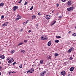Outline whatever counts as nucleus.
<instances>
[{
  "label": "nucleus",
  "instance_id": "nucleus-1",
  "mask_svg": "<svg viewBox=\"0 0 76 76\" xmlns=\"http://www.w3.org/2000/svg\"><path fill=\"white\" fill-rule=\"evenodd\" d=\"M13 8V11H15V10H16V9H18V6H15Z\"/></svg>",
  "mask_w": 76,
  "mask_h": 76
},
{
  "label": "nucleus",
  "instance_id": "nucleus-2",
  "mask_svg": "<svg viewBox=\"0 0 76 76\" xmlns=\"http://www.w3.org/2000/svg\"><path fill=\"white\" fill-rule=\"evenodd\" d=\"M61 74L63 75V76H64L65 75H66V72H65V71H62L61 72Z\"/></svg>",
  "mask_w": 76,
  "mask_h": 76
},
{
  "label": "nucleus",
  "instance_id": "nucleus-3",
  "mask_svg": "<svg viewBox=\"0 0 76 76\" xmlns=\"http://www.w3.org/2000/svg\"><path fill=\"white\" fill-rule=\"evenodd\" d=\"M34 71V68H31L29 70V73H33Z\"/></svg>",
  "mask_w": 76,
  "mask_h": 76
},
{
  "label": "nucleus",
  "instance_id": "nucleus-4",
  "mask_svg": "<svg viewBox=\"0 0 76 76\" xmlns=\"http://www.w3.org/2000/svg\"><path fill=\"white\" fill-rule=\"evenodd\" d=\"M50 16L49 15H47L46 16V19L48 20V19H50Z\"/></svg>",
  "mask_w": 76,
  "mask_h": 76
},
{
  "label": "nucleus",
  "instance_id": "nucleus-5",
  "mask_svg": "<svg viewBox=\"0 0 76 76\" xmlns=\"http://www.w3.org/2000/svg\"><path fill=\"white\" fill-rule=\"evenodd\" d=\"M67 4L69 6H70V5H72V2L71 1H69L67 2Z\"/></svg>",
  "mask_w": 76,
  "mask_h": 76
},
{
  "label": "nucleus",
  "instance_id": "nucleus-6",
  "mask_svg": "<svg viewBox=\"0 0 76 76\" xmlns=\"http://www.w3.org/2000/svg\"><path fill=\"white\" fill-rule=\"evenodd\" d=\"M4 58H5V57L4 56V55H1V58L2 59H4Z\"/></svg>",
  "mask_w": 76,
  "mask_h": 76
},
{
  "label": "nucleus",
  "instance_id": "nucleus-7",
  "mask_svg": "<svg viewBox=\"0 0 76 76\" xmlns=\"http://www.w3.org/2000/svg\"><path fill=\"white\" fill-rule=\"evenodd\" d=\"M73 70H74V68L73 67H72L69 69V70L71 72H73Z\"/></svg>",
  "mask_w": 76,
  "mask_h": 76
},
{
  "label": "nucleus",
  "instance_id": "nucleus-8",
  "mask_svg": "<svg viewBox=\"0 0 76 76\" xmlns=\"http://www.w3.org/2000/svg\"><path fill=\"white\" fill-rule=\"evenodd\" d=\"M51 41H50L49 42H48V46H50V45H51Z\"/></svg>",
  "mask_w": 76,
  "mask_h": 76
},
{
  "label": "nucleus",
  "instance_id": "nucleus-9",
  "mask_svg": "<svg viewBox=\"0 0 76 76\" xmlns=\"http://www.w3.org/2000/svg\"><path fill=\"white\" fill-rule=\"evenodd\" d=\"M48 59H51V56H47Z\"/></svg>",
  "mask_w": 76,
  "mask_h": 76
},
{
  "label": "nucleus",
  "instance_id": "nucleus-10",
  "mask_svg": "<svg viewBox=\"0 0 76 76\" xmlns=\"http://www.w3.org/2000/svg\"><path fill=\"white\" fill-rule=\"evenodd\" d=\"M36 17V16L35 15H33L32 17V19H34V18H35Z\"/></svg>",
  "mask_w": 76,
  "mask_h": 76
},
{
  "label": "nucleus",
  "instance_id": "nucleus-11",
  "mask_svg": "<svg viewBox=\"0 0 76 76\" xmlns=\"http://www.w3.org/2000/svg\"><path fill=\"white\" fill-rule=\"evenodd\" d=\"M2 26H7V25L6 23H4L2 24Z\"/></svg>",
  "mask_w": 76,
  "mask_h": 76
},
{
  "label": "nucleus",
  "instance_id": "nucleus-12",
  "mask_svg": "<svg viewBox=\"0 0 76 76\" xmlns=\"http://www.w3.org/2000/svg\"><path fill=\"white\" fill-rule=\"evenodd\" d=\"M56 21H54L53 22V23L51 24L52 26H53V25H54V24H55V23H56Z\"/></svg>",
  "mask_w": 76,
  "mask_h": 76
},
{
  "label": "nucleus",
  "instance_id": "nucleus-13",
  "mask_svg": "<svg viewBox=\"0 0 76 76\" xmlns=\"http://www.w3.org/2000/svg\"><path fill=\"white\" fill-rule=\"evenodd\" d=\"M19 19H21V17L19 16V17H18V18H16V20H18Z\"/></svg>",
  "mask_w": 76,
  "mask_h": 76
},
{
  "label": "nucleus",
  "instance_id": "nucleus-14",
  "mask_svg": "<svg viewBox=\"0 0 76 76\" xmlns=\"http://www.w3.org/2000/svg\"><path fill=\"white\" fill-rule=\"evenodd\" d=\"M40 64H43V60H41Z\"/></svg>",
  "mask_w": 76,
  "mask_h": 76
},
{
  "label": "nucleus",
  "instance_id": "nucleus-15",
  "mask_svg": "<svg viewBox=\"0 0 76 76\" xmlns=\"http://www.w3.org/2000/svg\"><path fill=\"white\" fill-rule=\"evenodd\" d=\"M4 5V3H1L0 4V6H3Z\"/></svg>",
  "mask_w": 76,
  "mask_h": 76
},
{
  "label": "nucleus",
  "instance_id": "nucleus-16",
  "mask_svg": "<svg viewBox=\"0 0 76 76\" xmlns=\"http://www.w3.org/2000/svg\"><path fill=\"white\" fill-rule=\"evenodd\" d=\"M55 42H56V43H58V42H59V40H56L54 41Z\"/></svg>",
  "mask_w": 76,
  "mask_h": 76
},
{
  "label": "nucleus",
  "instance_id": "nucleus-17",
  "mask_svg": "<svg viewBox=\"0 0 76 76\" xmlns=\"http://www.w3.org/2000/svg\"><path fill=\"white\" fill-rule=\"evenodd\" d=\"M58 56V54L57 53H56L55 54V57H57V56Z\"/></svg>",
  "mask_w": 76,
  "mask_h": 76
},
{
  "label": "nucleus",
  "instance_id": "nucleus-18",
  "mask_svg": "<svg viewBox=\"0 0 76 76\" xmlns=\"http://www.w3.org/2000/svg\"><path fill=\"white\" fill-rule=\"evenodd\" d=\"M56 38H61V37L60 36H56Z\"/></svg>",
  "mask_w": 76,
  "mask_h": 76
},
{
  "label": "nucleus",
  "instance_id": "nucleus-19",
  "mask_svg": "<svg viewBox=\"0 0 76 76\" xmlns=\"http://www.w3.org/2000/svg\"><path fill=\"white\" fill-rule=\"evenodd\" d=\"M21 51L22 53H25V50H22Z\"/></svg>",
  "mask_w": 76,
  "mask_h": 76
},
{
  "label": "nucleus",
  "instance_id": "nucleus-20",
  "mask_svg": "<svg viewBox=\"0 0 76 76\" xmlns=\"http://www.w3.org/2000/svg\"><path fill=\"white\" fill-rule=\"evenodd\" d=\"M72 35L73 37H75V36L76 35V34L75 33H73L72 34Z\"/></svg>",
  "mask_w": 76,
  "mask_h": 76
},
{
  "label": "nucleus",
  "instance_id": "nucleus-21",
  "mask_svg": "<svg viewBox=\"0 0 76 76\" xmlns=\"http://www.w3.org/2000/svg\"><path fill=\"white\" fill-rule=\"evenodd\" d=\"M48 39V38H47V37H44V38H43V39H44V40H47V39Z\"/></svg>",
  "mask_w": 76,
  "mask_h": 76
},
{
  "label": "nucleus",
  "instance_id": "nucleus-22",
  "mask_svg": "<svg viewBox=\"0 0 76 76\" xmlns=\"http://www.w3.org/2000/svg\"><path fill=\"white\" fill-rule=\"evenodd\" d=\"M10 61L11 62H13L14 61V59L13 58H11L10 59Z\"/></svg>",
  "mask_w": 76,
  "mask_h": 76
},
{
  "label": "nucleus",
  "instance_id": "nucleus-23",
  "mask_svg": "<svg viewBox=\"0 0 76 76\" xmlns=\"http://www.w3.org/2000/svg\"><path fill=\"white\" fill-rule=\"evenodd\" d=\"M74 7H70V9L71 10H72L73 9H74Z\"/></svg>",
  "mask_w": 76,
  "mask_h": 76
},
{
  "label": "nucleus",
  "instance_id": "nucleus-24",
  "mask_svg": "<svg viewBox=\"0 0 76 76\" xmlns=\"http://www.w3.org/2000/svg\"><path fill=\"white\" fill-rule=\"evenodd\" d=\"M23 44V42H20V43L19 44H18V46H19V45H22Z\"/></svg>",
  "mask_w": 76,
  "mask_h": 76
},
{
  "label": "nucleus",
  "instance_id": "nucleus-25",
  "mask_svg": "<svg viewBox=\"0 0 76 76\" xmlns=\"http://www.w3.org/2000/svg\"><path fill=\"white\" fill-rule=\"evenodd\" d=\"M44 37L42 36V37H41V39L42 40H44Z\"/></svg>",
  "mask_w": 76,
  "mask_h": 76
},
{
  "label": "nucleus",
  "instance_id": "nucleus-26",
  "mask_svg": "<svg viewBox=\"0 0 76 76\" xmlns=\"http://www.w3.org/2000/svg\"><path fill=\"white\" fill-rule=\"evenodd\" d=\"M67 10H68V11H70V10H71V9H70V8H68L67 9Z\"/></svg>",
  "mask_w": 76,
  "mask_h": 76
},
{
  "label": "nucleus",
  "instance_id": "nucleus-27",
  "mask_svg": "<svg viewBox=\"0 0 76 76\" xmlns=\"http://www.w3.org/2000/svg\"><path fill=\"white\" fill-rule=\"evenodd\" d=\"M70 50L71 51H73V50H74V48H73L72 47L71 48H70Z\"/></svg>",
  "mask_w": 76,
  "mask_h": 76
},
{
  "label": "nucleus",
  "instance_id": "nucleus-28",
  "mask_svg": "<svg viewBox=\"0 0 76 76\" xmlns=\"http://www.w3.org/2000/svg\"><path fill=\"white\" fill-rule=\"evenodd\" d=\"M15 52V50H13L11 51V53H12V54H13Z\"/></svg>",
  "mask_w": 76,
  "mask_h": 76
},
{
  "label": "nucleus",
  "instance_id": "nucleus-29",
  "mask_svg": "<svg viewBox=\"0 0 76 76\" xmlns=\"http://www.w3.org/2000/svg\"><path fill=\"white\" fill-rule=\"evenodd\" d=\"M44 74H43L42 73H41V74H40V76H44Z\"/></svg>",
  "mask_w": 76,
  "mask_h": 76
},
{
  "label": "nucleus",
  "instance_id": "nucleus-30",
  "mask_svg": "<svg viewBox=\"0 0 76 76\" xmlns=\"http://www.w3.org/2000/svg\"><path fill=\"white\" fill-rule=\"evenodd\" d=\"M23 30V28H22V29H21L19 31V32H22Z\"/></svg>",
  "mask_w": 76,
  "mask_h": 76
},
{
  "label": "nucleus",
  "instance_id": "nucleus-31",
  "mask_svg": "<svg viewBox=\"0 0 76 76\" xmlns=\"http://www.w3.org/2000/svg\"><path fill=\"white\" fill-rule=\"evenodd\" d=\"M34 8V7L32 6V7L30 9V10H32V9H33V8Z\"/></svg>",
  "mask_w": 76,
  "mask_h": 76
},
{
  "label": "nucleus",
  "instance_id": "nucleus-32",
  "mask_svg": "<svg viewBox=\"0 0 76 76\" xmlns=\"http://www.w3.org/2000/svg\"><path fill=\"white\" fill-rule=\"evenodd\" d=\"M19 67L20 68H22V64H21L19 66Z\"/></svg>",
  "mask_w": 76,
  "mask_h": 76
},
{
  "label": "nucleus",
  "instance_id": "nucleus-33",
  "mask_svg": "<svg viewBox=\"0 0 76 76\" xmlns=\"http://www.w3.org/2000/svg\"><path fill=\"white\" fill-rule=\"evenodd\" d=\"M12 63V62L10 61V60H9V61H8V63H9L10 64V63Z\"/></svg>",
  "mask_w": 76,
  "mask_h": 76
},
{
  "label": "nucleus",
  "instance_id": "nucleus-34",
  "mask_svg": "<svg viewBox=\"0 0 76 76\" xmlns=\"http://www.w3.org/2000/svg\"><path fill=\"white\" fill-rule=\"evenodd\" d=\"M42 73L44 75V74H45V73H46V71H44L43 72H42Z\"/></svg>",
  "mask_w": 76,
  "mask_h": 76
},
{
  "label": "nucleus",
  "instance_id": "nucleus-35",
  "mask_svg": "<svg viewBox=\"0 0 76 76\" xmlns=\"http://www.w3.org/2000/svg\"><path fill=\"white\" fill-rule=\"evenodd\" d=\"M72 59H73L72 57H70L69 58V60H72Z\"/></svg>",
  "mask_w": 76,
  "mask_h": 76
},
{
  "label": "nucleus",
  "instance_id": "nucleus-36",
  "mask_svg": "<svg viewBox=\"0 0 76 76\" xmlns=\"http://www.w3.org/2000/svg\"><path fill=\"white\" fill-rule=\"evenodd\" d=\"M62 16H63V15H60L59 16V18H60V19H61L62 18Z\"/></svg>",
  "mask_w": 76,
  "mask_h": 76
},
{
  "label": "nucleus",
  "instance_id": "nucleus-37",
  "mask_svg": "<svg viewBox=\"0 0 76 76\" xmlns=\"http://www.w3.org/2000/svg\"><path fill=\"white\" fill-rule=\"evenodd\" d=\"M68 62L66 61V62L64 63V64H65L66 65V64H68Z\"/></svg>",
  "mask_w": 76,
  "mask_h": 76
},
{
  "label": "nucleus",
  "instance_id": "nucleus-38",
  "mask_svg": "<svg viewBox=\"0 0 76 76\" xmlns=\"http://www.w3.org/2000/svg\"><path fill=\"white\" fill-rule=\"evenodd\" d=\"M28 3V2L26 1H25V3L24 4V5H26Z\"/></svg>",
  "mask_w": 76,
  "mask_h": 76
},
{
  "label": "nucleus",
  "instance_id": "nucleus-39",
  "mask_svg": "<svg viewBox=\"0 0 76 76\" xmlns=\"http://www.w3.org/2000/svg\"><path fill=\"white\" fill-rule=\"evenodd\" d=\"M68 51V53H70L71 51H72V50L70 49Z\"/></svg>",
  "mask_w": 76,
  "mask_h": 76
},
{
  "label": "nucleus",
  "instance_id": "nucleus-40",
  "mask_svg": "<svg viewBox=\"0 0 76 76\" xmlns=\"http://www.w3.org/2000/svg\"><path fill=\"white\" fill-rule=\"evenodd\" d=\"M63 2H65L67 0H61Z\"/></svg>",
  "mask_w": 76,
  "mask_h": 76
},
{
  "label": "nucleus",
  "instance_id": "nucleus-41",
  "mask_svg": "<svg viewBox=\"0 0 76 76\" xmlns=\"http://www.w3.org/2000/svg\"><path fill=\"white\" fill-rule=\"evenodd\" d=\"M1 19H3V18H4V16L2 15L1 17Z\"/></svg>",
  "mask_w": 76,
  "mask_h": 76
},
{
  "label": "nucleus",
  "instance_id": "nucleus-42",
  "mask_svg": "<svg viewBox=\"0 0 76 76\" xmlns=\"http://www.w3.org/2000/svg\"><path fill=\"white\" fill-rule=\"evenodd\" d=\"M27 70H28L27 72V73H29V70L28 69H27Z\"/></svg>",
  "mask_w": 76,
  "mask_h": 76
},
{
  "label": "nucleus",
  "instance_id": "nucleus-43",
  "mask_svg": "<svg viewBox=\"0 0 76 76\" xmlns=\"http://www.w3.org/2000/svg\"><path fill=\"white\" fill-rule=\"evenodd\" d=\"M14 72V73H16L17 72V71H13Z\"/></svg>",
  "mask_w": 76,
  "mask_h": 76
},
{
  "label": "nucleus",
  "instance_id": "nucleus-44",
  "mask_svg": "<svg viewBox=\"0 0 76 76\" xmlns=\"http://www.w3.org/2000/svg\"><path fill=\"white\" fill-rule=\"evenodd\" d=\"M22 2V0H20V1L18 2V3H20Z\"/></svg>",
  "mask_w": 76,
  "mask_h": 76
},
{
  "label": "nucleus",
  "instance_id": "nucleus-45",
  "mask_svg": "<svg viewBox=\"0 0 76 76\" xmlns=\"http://www.w3.org/2000/svg\"><path fill=\"white\" fill-rule=\"evenodd\" d=\"M56 7H58V6H59V4H56Z\"/></svg>",
  "mask_w": 76,
  "mask_h": 76
},
{
  "label": "nucleus",
  "instance_id": "nucleus-46",
  "mask_svg": "<svg viewBox=\"0 0 76 76\" xmlns=\"http://www.w3.org/2000/svg\"><path fill=\"white\" fill-rule=\"evenodd\" d=\"M38 15H39V16H41V13L40 12H39L38 14Z\"/></svg>",
  "mask_w": 76,
  "mask_h": 76
},
{
  "label": "nucleus",
  "instance_id": "nucleus-47",
  "mask_svg": "<svg viewBox=\"0 0 76 76\" xmlns=\"http://www.w3.org/2000/svg\"><path fill=\"white\" fill-rule=\"evenodd\" d=\"M36 26H39V25H38V24H36Z\"/></svg>",
  "mask_w": 76,
  "mask_h": 76
},
{
  "label": "nucleus",
  "instance_id": "nucleus-48",
  "mask_svg": "<svg viewBox=\"0 0 76 76\" xmlns=\"http://www.w3.org/2000/svg\"><path fill=\"white\" fill-rule=\"evenodd\" d=\"M16 62H15L12 64H13V65H15V64H16Z\"/></svg>",
  "mask_w": 76,
  "mask_h": 76
},
{
  "label": "nucleus",
  "instance_id": "nucleus-49",
  "mask_svg": "<svg viewBox=\"0 0 76 76\" xmlns=\"http://www.w3.org/2000/svg\"><path fill=\"white\" fill-rule=\"evenodd\" d=\"M26 42H27V40H24V42L26 43Z\"/></svg>",
  "mask_w": 76,
  "mask_h": 76
},
{
  "label": "nucleus",
  "instance_id": "nucleus-50",
  "mask_svg": "<svg viewBox=\"0 0 76 76\" xmlns=\"http://www.w3.org/2000/svg\"><path fill=\"white\" fill-rule=\"evenodd\" d=\"M31 32H32V31L31 30H29L28 31V32H29V33Z\"/></svg>",
  "mask_w": 76,
  "mask_h": 76
},
{
  "label": "nucleus",
  "instance_id": "nucleus-51",
  "mask_svg": "<svg viewBox=\"0 0 76 76\" xmlns=\"http://www.w3.org/2000/svg\"><path fill=\"white\" fill-rule=\"evenodd\" d=\"M6 23L7 24H9V22H6Z\"/></svg>",
  "mask_w": 76,
  "mask_h": 76
},
{
  "label": "nucleus",
  "instance_id": "nucleus-52",
  "mask_svg": "<svg viewBox=\"0 0 76 76\" xmlns=\"http://www.w3.org/2000/svg\"><path fill=\"white\" fill-rule=\"evenodd\" d=\"M19 16H20V15H17V17H18V18H19Z\"/></svg>",
  "mask_w": 76,
  "mask_h": 76
},
{
  "label": "nucleus",
  "instance_id": "nucleus-53",
  "mask_svg": "<svg viewBox=\"0 0 76 76\" xmlns=\"http://www.w3.org/2000/svg\"><path fill=\"white\" fill-rule=\"evenodd\" d=\"M1 68H2V67H1V66H0V70L1 69Z\"/></svg>",
  "mask_w": 76,
  "mask_h": 76
},
{
  "label": "nucleus",
  "instance_id": "nucleus-54",
  "mask_svg": "<svg viewBox=\"0 0 76 76\" xmlns=\"http://www.w3.org/2000/svg\"><path fill=\"white\" fill-rule=\"evenodd\" d=\"M23 23V25H25V23Z\"/></svg>",
  "mask_w": 76,
  "mask_h": 76
},
{
  "label": "nucleus",
  "instance_id": "nucleus-55",
  "mask_svg": "<svg viewBox=\"0 0 76 76\" xmlns=\"http://www.w3.org/2000/svg\"><path fill=\"white\" fill-rule=\"evenodd\" d=\"M10 73H12V72H10L9 73V75H10Z\"/></svg>",
  "mask_w": 76,
  "mask_h": 76
},
{
  "label": "nucleus",
  "instance_id": "nucleus-56",
  "mask_svg": "<svg viewBox=\"0 0 76 76\" xmlns=\"http://www.w3.org/2000/svg\"><path fill=\"white\" fill-rule=\"evenodd\" d=\"M56 16H58V14H56Z\"/></svg>",
  "mask_w": 76,
  "mask_h": 76
},
{
  "label": "nucleus",
  "instance_id": "nucleus-57",
  "mask_svg": "<svg viewBox=\"0 0 76 76\" xmlns=\"http://www.w3.org/2000/svg\"><path fill=\"white\" fill-rule=\"evenodd\" d=\"M71 31H69V32L68 33H70L71 32Z\"/></svg>",
  "mask_w": 76,
  "mask_h": 76
},
{
  "label": "nucleus",
  "instance_id": "nucleus-58",
  "mask_svg": "<svg viewBox=\"0 0 76 76\" xmlns=\"http://www.w3.org/2000/svg\"><path fill=\"white\" fill-rule=\"evenodd\" d=\"M38 26H37L36 27V28H37H37H38Z\"/></svg>",
  "mask_w": 76,
  "mask_h": 76
},
{
  "label": "nucleus",
  "instance_id": "nucleus-59",
  "mask_svg": "<svg viewBox=\"0 0 76 76\" xmlns=\"http://www.w3.org/2000/svg\"><path fill=\"white\" fill-rule=\"evenodd\" d=\"M1 55L0 54V58H1Z\"/></svg>",
  "mask_w": 76,
  "mask_h": 76
},
{
  "label": "nucleus",
  "instance_id": "nucleus-60",
  "mask_svg": "<svg viewBox=\"0 0 76 76\" xmlns=\"http://www.w3.org/2000/svg\"><path fill=\"white\" fill-rule=\"evenodd\" d=\"M24 23H25V24H26V22H25Z\"/></svg>",
  "mask_w": 76,
  "mask_h": 76
},
{
  "label": "nucleus",
  "instance_id": "nucleus-61",
  "mask_svg": "<svg viewBox=\"0 0 76 76\" xmlns=\"http://www.w3.org/2000/svg\"><path fill=\"white\" fill-rule=\"evenodd\" d=\"M11 73H14L13 71L12 72H11Z\"/></svg>",
  "mask_w": 76,
  "mask_h": 76
},
{
  "label": "nucleus",
  "instance_id": "nucleus-62",
  "mask_svg": "<svg viewBox=\"0 0 76 76\" xmlns=\"http://www.w3.org/2000/svg\"><path fill=\"white\" fill-rule=\"evenodd\" d=\"M28 21H27L26 22V23H28Z\"/></svg>",
  "mask_w": 76,
  "mask_h": 76
},
{
  "label": "nucleus",
  "instance_id": "nucleus-63",
  "mask_svg": "<svg viewBox=\"0 0 76 76\" xmlns=\"http://www.w3.org/2000/svg\"><path fill=\"white\" fill-rule=\"evenodd\" d=\"M1 75V72H0V76Z\"/></svg>",
  "mask_w": 76,
  "mask_h": 76
},
{
  "label": "nucleus",
  "instance_id": "nucleus-64",
  "mask_svg": "<svg viewBox=\"0 0 76 76\" xmlns=\"http://www.w3.org/2000/svg\"><path fill=\"white\" fill-rule=\"evenodd\" d=\"M75 29H76V26L75 27Z\"/></svg>",
  "mask_w": 76,
  "mask_h": 76
}]
</instances>
